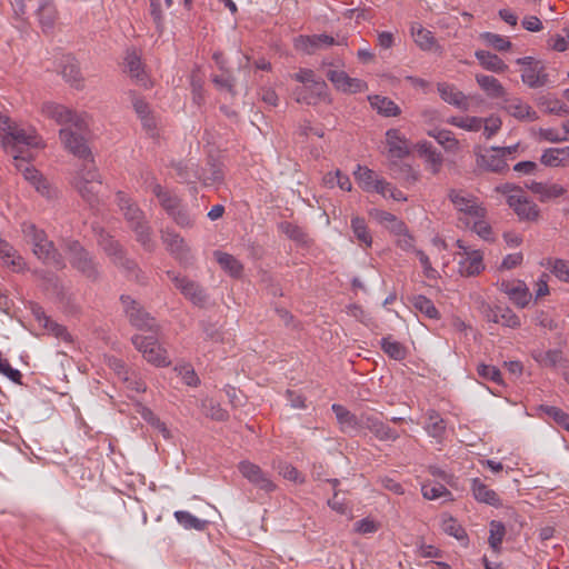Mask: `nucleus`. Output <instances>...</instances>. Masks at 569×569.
I'll return each instance as SVG.
<instances>
[{"label":"nucleus","instance_id":"393cba45","mask_svg":"<svg viewBox=\"0 0 569 569\" xmlns=\"http://www.w3.org/2000/svg\"><path fill=\"white\" fill-rule=\"evenodd\" d=\"M82 167L76 171L71 182H78L82 180L83 183H91L92 186H102L100 174L97 171L94 162L91 157V152L84 158Z\"/></svg>","mask_w":569,"mask_h":569},{"label":"nucleus","instance_id":"a18cd8bd","mask_svg":"<svg viewBox=\"0 0 569 569\" xmlns=\"http://www.w3.org/2000/svg\"><path fill=\"white\" fill-rule=\"evenodd\" d=\"M411 305L413 308L423 313L429 319H439L440 313L433 302L426 296L418 295L411 298Z\"/></svg>","mask_w":569,"mask_h":569},{"label":"nucleus","instance_id":"7ed1b4c3","mask_svg":"<svg viewBox=\"0 0 569 569\" xmlns=\"http://www.w3.org/2000/svg\"><path fill=\"white\" fill-rule=\"evenodd\" d=\"M21 231L27 243L32 246L34 256L43 263L63 269L66 267L62 254L56 248L53 241L49 240L44 230L39 229L32 222H23Z\"/></svg>","mask_w":569,"mask_h":569},{"label":"nucleus","instance_id":"1a4fd4ad","mask_svg":"<svg viewBox=\"0 0 569 569\" xmlns=\"http://www.w3.org/2000/svg\"><path fill=\"white\" fill-rule=\"evenodd\" d=\"M162 243L169 253L184 268L193 263V256L184 239L172 229L166 228L160 231Z\"/></svg>","mask_w":569,"mask_h":569},{"label":"nucleus","instance_id":"423d86ee","mask_svg":"<svg viewBox=\"0 0 569 569\" xmlns=\"http://www.w3.org/2000/svg\"><path fill=\"white\" fill-rule=\"evenodd\" d=\"M98 243L116 266L123 268L129 274H133L140 281V269L137 263L126 257L122 246L112 236L101 230L98 234Z\"/></svg>","mask_w":569,"mask_h":569},{"label":"nucleus","instance_id":"c756f323","mask_svg":"<svg viewBox=\"0 0 569 569\" xmlns=\"http://www.w3.org/2000/svg\"><path fill=\"white\" fill-rule=\"evenodd\" d=\"M223 180L224 171L222 164L214 160H209L207 166L200 170L199 181L206 187L221 184Z\"/></svg>","mask_w":569,"mask_h":569},{"label":"nucleus","instance_id":"774afa93","mask_svg":"<svg viewBox=\"0 0 569 569\" xmlns=\"http://www.w3.org/2000/svg\"><path fill=\"white\" fill-rule=\"evenodd\" d=\"M477 372H478L479 377L482 378L483 380H490V381H493L496 383H501L502 382L501 372L495 366L486 365V363H479L477 366Z\"/></svg>","mask_w":569,"mask_h":569},{"label":"nucleus","instance_id":"5701e85b","mask_svg":"<svg viewBox=\"0 0 569 569\" xmlns=\"http://www.w3.org/2000/svg\"><path fill=\"white\" fill-rule=\"evenodd\" d=\"M477 164L486 171L502 173L508 170L507 160L498 151L488 150L483 154H477Z\"/></svg>","mask_w":569,"mask_h":569},{"label":"nucleus","instance_id":"aec40b11","mask_svg":"<svg viewBox=\"0 0 569 569\" xmlns=\"http://www.w3.org/2000/svg\"><path fill=\"white\" fill-rule=\"evenodd\" d=\"M503 109L511 117L520 121H536L538 120L537 112L526 102L519 98L506 99Z\"/></svg>","mask_w":569,"mask_h":569},{"label":"nucleus","instance_id":"ddd939ff","mask_svg":"<svg viewBox=\"0 0 569 569\" xmlns=\"http://www.w3.org/2000/svg\"><path fill=\"white\" fill-rule=\"evenodd\" d=\"M326 76L337 90L345 93H358L368 89L363 80L351 78L342 70H328Z\"/></svg>","mask_w":569,"mask_h":569},{"label":"nucleus","instance_id":"4be33fe9","mask_svg":"<svg viewBox=\"0 0 569 569\" xmlns=\"http://www.w3.org/2000/svg\"><path fill=\"white\" fill-rule=\"evenodd\" d=\"M386 143L391 158H405L409 154V146L405 136L398 129H389L386 132Z\"/></svg>","mask_w":569,"mask_h":569},{"label":"nucleus","instance_id":"dca6fc26","mask_svg":"<svg viewBox=\"0 0 569 569\" xmlns=\"http://www.w3.org/2000/svg\"><path fill=\"white\" fill-rule=\"evenodd\" d=\"M361 421L365 423L363 429L370 430L380 441H396L399 438V433L395 429L373 415L363 412Z\"/></svg>","mask_w":569,"mask_h":569},{"label":"nucleus","instance_id":"f704fd0d","mask_svg":"<svg viewBox=\"0 0 569 569\" xmlns=\"http://www.w3.org/2000/svg\"><path fill=\"white\" fill-rule=\"evenodd\" d=\"M476 81L489 98L499 99L506 96V89L501 82L492 76L477 74Z\"/></svg>","mask_w":569,"mask_h":569},{"label":"nucleus","instance_id":"a211bd4d","mask_svg":"<svg viewBox=\"0 0 569 569\" xmlns=\"http://www.w3.org/2000/svg\"><path fill=\"white\" fill-rule=\"evenodd\" d=\"M500 287L501 290L520 308H525L531 299V293L528 287L521 280L502 281Z\"/></svg>","mask_w":569,"mask_h":569},{"label":"nucleus","instance_id":"412c9836","mask_svg":"<svg viewBox=\"0 0 569 569\" xmlns=\"http://www.w3.org/2000/svg\"><path fill=\"white\" fill-rule=\"evenodd\" d=\"M32 315L38 321V323L47 329L51 335L57 338H61L64 341H71V336L67 331L66 327L53 321L50 317H48L40 306L32 307Z\"/></svg>","mask_w":569,"mask_h":569},{"label":"nucleus","instance_id":"603ef678","mask_svg":"<svg viewBox=\"0 0 569 569\" xmlns=\"http://www.w3.org/2000/svg\"><path fill=\"white\" fill-rule=\"evenodd\" d=\"M351 229L353 231L355 237L361 244L366 247H370L372 243V237L368 230L366 220L360 217H353L351 219Z\"/></svg>","mask_w":569,"mask_h":569},{"label":"nucleus","instance_id":"b1692460","mask_svg":"<svg viewBox=\"0 0 569 569\" xmlns=\"http://www.w3.org/2000/svg\"><path fill=\"white\" fill-rule=\"evenodd\" d=\"M332 44H335V39L328 34L300 36L296 42L297 48L303 50L308 54H312L316 50L330 47Z\"/></svg>","mask_w":569,"mask_h":569},{"label":"nucleus","instance_id":"473e14b6","mask_svg":"<svg viewBox=\"0 0 569 569\" xmlns=\"http://www.w3.org/2000/svg\"><path fill=\"white\" fill-rule=\"evenodd\" d=\"M370 216L392 233H403L406 231V223L388 211L372 209Z\"/></svg>","mask_w":569,"mask_h":569},{"label":"nucleus","instance_id":"f03ea898","mask_svg":"<svg viewBox=\"0 0 569 569\" xmlns=\"http://www.w3.org/2000/svg\"><path fill=\"white\" fill-rule=\"evenodd\" d=\"M0 136L2 148L12 154L17 169L29 164L32 159L29 149L38 146V137L34 131H27L0 112Z\"/></svg>","mask_w":569,"mask_h":569},{"label":"nucleus","instance_id":"8fccbe9b","mask_svg":"<svg viewBox=\"0 0 569 569\" xmlns=\"http://www.w3.org/2000/svg\"><path fill=\"white\" fill-rule=\"evenodd\" d=\"M441 528L443 532L455 537L457 540L462 541L465 543L468 542V535L466 530L455 518L445 517L441 522Z\"/></svg>","mask_w":569,"mask_h":569},{"label":"nucleus","instance_id":"9d476101","mask_svg":"<svg viewBox=\"0 0 569 569\" xmlns=\"http://www.w3.org/2000/svg\"><path fill=\"white\" fill-rule=\"evenodd\" d=\"M448 199L459 212L466 216L472 218H486L487 216V209L478 198L471 193L458 189H450L448 191Z\"/></svg>","mask_w":569,"mask_h":569},{"label":"nucleus","instance_id":"ea45409f","mask_svg":"<svg viewBox=\"0 0 569 569\" xmlns=\"http://www.w3.org/2000/svg\"><path fill=\"white\" fill-rule=\"evenodd\" d=\"M132 343L137 351L146 355L160 356L161 347L153 336L136 335L132 338Z\"/></svg>","mask_w":569,"mask_h":569},{"label":"nucleus","instance_id":"37998d69","mask_svg":"<svg viewBox=\"0 0 569 569\" xmlns=\"http://www.w3.org/2000/svg\"><path fill=\"white\" fill-rule=\"evenodd\" d=\"M369 100L371 106L385 117H396L400 113L399 107L387 97L373 96Z\"/></svg>","mask_w":569,"mask_h":569},{"label":"nucleus","instance_id":"69168bd1","mask_svg":"<svg viewBox=\"0 0 569 569\" xmlns=\"http://www.w3.org/2000/svg\"><path fill=\"white\" fill-rule=\"evenodd\" d=\"M539 104L543 107L548 113L560 116L569 112L568 107L556 98L542 97L539 100Z\"/></svg>","mask_w":569,"mask_h":569},{"label":"nucleus","instance_id":"864d4df0","mask_svg":"<svg viewBox=\"0 0 569 569\" xmlns=\"http://www.w3.org/2000/svg\"><path fill=\"white\" fill-rule=\"evenodd\" d=\"M429 136L433 137L448 151H456L458 149V140L450 130L435 129L429 131Z\"/></svg>","mask_w":569,"mask_h":569},{"label":"nucleus","instance_id":"a19ab883","mask_svg":"<svg viewBox=\"0 0 569 569\" xmlns=\"http://www.w3.org/2000/svg\"><path fill=\"white\" fill-rule=\"evenodd\" d=\"M176 173L181 182H194L199 180L200 170L198 164L191 160L187 162H177L173 164Z\"/></svg>","mask_w":569,"mask_h":569},{"label":"nucleus","instance_id":"0e129e2a","mask_svg":"<svg viewBox=\"0 0 569 569\" xmlns=\"http://www.w3.org/2000/svg\"><path fill=\"white\" fill-rule=\"evenodd\" d=\"M212 82L219 90H226L230 94L234 96L236 79L229 71H222L221 74L212 76Z\"/></svg>","mask_w":569,"mask_h":569},{"label":"nucleus","instance_id":"f257e3e1","mask_svg":"<svg viewBox=\"0 0 569 569\" xmlns=\"http://www.w3.org/2000/svg\"><path fill=\"white\" fill-rule=\"evenodd\" d=\"M41 113L54 120L58 124L67 126L59 131L60 139L66 149L78 158H86L90 153L86 138L89 130L86 114H79L62 104L51 101L42 103Z\"/></svg>","mask_w":569,"mask_h":569},{"label":"nucleus","instance_id":"e433bc0d","mask_svg":"<svg viewBox=\"0 0 569 569\" xmlns=\"http://www.w3.org/2000/svg\"><path fill=\"white\" fill-rule=\"evenodd\" d=\"M540 160L548 167H565L569 163V147L549 148L545 150Z\"/></svg>","mask_w":569,"mask_h":569},{"label":"nucleus","instance_id":"2f4dec72","mask_svg":"<svg viewBox=\"0 0 569 569\" xmlns=\"http://www.w3.org/2000/svg\"><path fill=\"white\" fill-rule=\"evenodd\" d=\"M124 61L128 72L136 80L137 84L147 88L149 80L142 68L140 57L134 51H128Z\"/></svg>","mask_w":569,"mask_h":569},{"label":"nucleus","instance_id":"6e6552de","mask_svg":"<svg viewBox=\"0 0 569 569\" xmlns=\"http://www.w3.org/2000/svg\"><path fill=\"white\" fill-rule=\"evenodd\" d=\"M167 276L186 299L199 307L206 305L208 295L199 282L172 270L167 271Z\"/></svg>","mask_w":569,"mask_h":569},{"label":"nucleus","instance_id":"0eeeda50","mask_svg":"<svg viewBox=\"0 0 569 569\" xmlns=\"http://www.w3.org/2000/svg\"><path fill=\"white\" fill-rule=\"evenodd\" d=\"M120 301L124 315L131 326L139 330L156 332L158 323L156 319L144 309V307L130 296L122 295Z\"/></svg>","mask_w":569,"mask_h":569},{"label":"nucleus","instance_id":"c9c22d12","mask_svg":"<svg viewBox=\"0 0 569 569\" xmlns=\"http://www.w3.org/2000/svg\"><path fill=\"white\" fill-rule=\"evenodd\" d=\"M0 258L3 263L12 267L14 271H21L24 269L26 262L21 256H19L16 249L4 239L0 238Z\"/></svg>","mask_w":569,"mask_h":569},{"label":"nucleus","instance_id":"a878e982","mask_svg":"<svg viewBox=\"0 0 569 569\" xmlns=\"http://www.w3.org/2000/svg\"><path fill=\"white\" fill-rule=\"evenodd\" d=\"M471 490L477 501L492 507L501 506V500L498 493L485 485L480 479L475 478L471 480Z\"/></svg>","mask_w":569,"mask_h":569},{"label":"nucleus","instance_id":"4d7b16f0","mask_svg":"<svg viewBox=\"0 0 569 569\" xmlns=\"http://www.w3.org/2000/svg\"><path fill=\"white\" fill-rule=\"evenodd\" d=\"M373 191L381 194L382 197L392 198L396 201H406L407 197L396 187H393L390 182L385 179H379L377 184L373 188Z\"/></svg>","mask_w":569,"mask_h":569},{"label":"nucleus","instance_id":"4c0bfd02","mask_svg":"<svg viewBox=\"0 0 569 569\" xmlns=\"http://www.w3.org/2000/svg\"><path fill=\"white\" fill-rule=\"evenodd\" d=\"M477 60L486 70L502 73L508 69V66L497 54L486 50H478L475 53Z\"/></svg>","mask_w":569,"mask_h":569},{"label":"nucleus","instance_id":"de8ad7c7","mask_svg":"<svg viewBox=\"0 0 569 569\" xmlns=\"http://www.w3.org/2000/svg\"><path fill=\"white\" fill-rule=\"evenodd\" d=\"M71 183L80 193L82 199L87 201L90 206H94L99 202V193L102 186H92L91 183H83L82 180Z\"/></svg>","mask_w":569,"mask_h":569},{"label":"nucleus","instance_id":"6e6d98bb","mask_svg":"<svg viewBox=\"0 0 569 569\" xmlns=\"http://www.w3.org/2000/svg\"><path fill=\"white\" fill-rule=\"evenodd\" d=\"M174 518L186 529L203 530L207 526L206 520H201L188 511H176Z\"/></svg>","mask_w":569,"mask_h":569},{"label":"nucleus","instance_id":"13d9d810","mask_svg":"<svg viewBox=\"0 0 569 569\" xmlns=\"http://www.w3.org/2000/svg\"><path fill=\"white\" fill-rule=\"evenodd\" d=\"M539 410L551 418L557 425L569 431V415L558 407L541 405Z\"/></svg>","mask_w":569,"mask_h":569},{"label":"nucleus","instance_id":"49530a36","mask_svg":"<svg viewBox=\"0 0 569 569\" xmlns=\"http://www.w3.org/2000/svg\"><path fill=\"white\" fill-rule=\"evenodd\" d=\"M411 34L415 42L422 50H430L435 44V37L431 31L425 29L421 24L416 23L411 27Z\"/></svg>","mask_w":569,"mask_h":569},{"label":"nucleus","instance_id":"79ce46f5","mask_svg":"<svg viewBox=\"0 0 569 569\" xmlns=\"http://www.w3.org/2000/svg\"><path fill=\"white\" fill-rule=\"evenodd\" d=\"M355 178L360 188L367 192L373 191L375 186L380 179L373 170L362 166H358L357 170L355 171Z\"/></svg>","mask_w":569,"mask_h":569},{"label":"nucleus","instance_id":"338daca9","mask_svg":"<svg viewBox=\"0 0 569 569\" xmlns=\"http://www.w3.org/2000/svg\"><path fill=\"white\" fill-rule=\"evenodd\" d=\"M453 126L467 131H479L482 128L483 119L478 117L452 118L450 121Z\"/></svg>","mask_w":569,"mask_h":569},{"label":"nucleus","instance_id":"20e7f679","mask_svg":"<svg viewBox=\"0 0 569 569\" xmlns=\"http://www.w3.org/2000/svg\"><path fill=\"white\" fill-rule=\"evenodd\" d=\"M118 206L124 214L136 240L149 252L154 251L157 243L152 238V229L146 220L143 211L123 192L117 193Z\"/></svg>","mask_w":569,"mask_h":569},{"label":"nucleus","instance_id":"c03bdc74","mask_svg":"<svg viewBox=\"0 0 569 569\" xmlns=\"http://www.w3.org/2000/svg\"><path fill=\"white\" fill-rule=\"evenodd\" d=\"M419 152L425 156L427 162L431 164L432 173H438L443 160L441 153L427 141L419 143Z\"/></svg>","mask_w":569,"mask_h":569},{"label":"nucleus","instance_id":"052dcab7","mask_svg":"<svg viewBox=\"0 0 569 569\" xmlns=\"http://www.w3.org/2000/svg\"><path fill=\"white\" fill-rule=\"evenodd\" d=\"M273 468L282 476L284 479L296 482L303 483L305 477L298 471L296 467L288 462H279L278 465L273 463Z\"/></svg>","mask_w":569,"mask_h":569},{"label":"nucleus","instance_id":"680f3d73","mask_svg":"<svg viewBox=\"0 0 569 569\" xmlns=\"http://www.w3.org/2000/svg\"><path fill=\"white\" fill-rule=\"evenodd\" d=\"M480 37L488 46L498 51H508L512 46L507 37L497 33L483 32Z\"/></svg>","mask_w":569,"mask_h":569},{"label":"nucleus","instance_id":"3c124183","mask_svg":"<svg viewBox=\"0 0 569 569\" xmlns=\"http://www.w3.org/2000/svg\"><path fill=\"white\" fill-rule=\"evenodd\" d=\"M426 430L431 437L437 439L441 438L445 435L446 423L437 411L431 410L428 412Z\"/></svg>","mask_w":569,"mask_h":569},{"label":"nucleus","instance_id":"c85d7f7f","mask_svg":"<svg viewBox=\"0 0 569 569\" xmlns=\"http://www.w3.org/2000/svg\"><path fill=\"white\" fill-rule=\"evenodd\" d=\"M213 257L221 267L232 278H240L243 273V264L232 254L216 250Z\"/></svg>","mask_w":569,"mask_h":569},{"label":"nucleus","instance_id":"7c9ffc66","mask_svg":"<svg viewBox=\"0 0 569 569\" xmlns=\"http://www.w3.org/2000/svg\"><path fill=\"white\" fill-rule=\"evenodd\" d=\"M23 176L27 180H29L37 191L43 197L51 199L56 196V190L51 188L50 183L39 174V172L29 167V164L24 166L22 169Z\"/></svg>","mask_w":569,"mask_h":569},{"label":"nucleus","instance_id":"f8f14e48","mask_svg":"<svg viewBox=\"0 0 569 569\" xmlns=\"http://www.w3.org/2000/svg\"><path fill=\"white\" fill-rule=\"evenodd\" d=\"M238 470L243 478L259 490L269 493L277 489V485L272 481L270 476L253 462L248 460L241 461L238 466Z\"/></svg>","mask_w":569,"mask_h":569},{"label":"nucleus","instance_id":"72a5a7b5","mask_svg":"<svg viewBox=\"0 0 569 569\" xmlns=\"http://www.w3.org/2000/svg\"><path fill=\"white\" fill-rule=\"evenodd\" d=\"M57 14L58 12L52 0H40L37 16L44 32L53 28Z\"/></svg>","mask_w":569,"mask_h":569},{"label":"nucleus","instance_id":"cd10ccee","mask_svg":"<svg viewBox=\"0 0 569 569\" xmlns=\"http://www.w3.org/2000/svg\"><path fill=\"white\" fill-rule=\"evenodd\" d=\"M61 74L72 87L80 89L83 86V78L74 58L67 56L61 61Z\"/></svg>","mask_w":569,"mask_h":569},{"label":"nucleus","instance_id":"5fc2aeb1","mask_svg":"<svg viewBox=\"0 0 569 569\" xmlns=\"http://www.w3.org/2000/svg\"><path fill=\"white\" fill-rule=\"evenodd\" d=\"M109 359V366L117 372L120 379H122L124 382L129 383V387L137 391H144L143 383L139 381H131L128 377V371L124 369V365L122 361V358H108Z\"/></svg>","mask_w":569,"mask_h":569},{"label":"nucleus","instance_id":"bf43d9fd","mask_svg":"<svg viewBox=\"0 0 569 569\" xmlns=\"http://www.w3.org/2000/svg\"><path fill=\"white\" fill-rule=\"evenodd\" d=\"M489 532L488 542L493 550L498 551L506 535V527L501 521L492 520L489 523Z\"/></svg>","mask_w":569,"mask_h":569},{"label":"nucleus","instance_id":"e2e57ef3","mask_svg":"<svg viewBox=\"0 0 569 569\" xmlns=\"http://www.w3.org/2000/svg\"><path fill=\"white\" fill-rule=\"evenodd\" d=\"M421 491L422 496L428 500L451 497V492L441 483L422 485Z\"/></svg>","mask_w":569,"mask_h":569},{"label":"nucleus","instance_id":"58836bf2","mask_svg":"<svg viewBox=\"0 0 569 569\" xmlns=\"http://www.w3.org/2000/svg\"><path fill=\"white\" fill-rule=\"evenodd\" d=\"M152 191L159 199L161 207L167 211L169 216L172 214L181 206L180 199L172 192L164 190L160 184H156Z\"/></svg>","mask_w":569,"mask_h":569},{"label":"nucleus","instance_id":"39448f33","mask_svg":"<svg viewBox=\"0 0 569 569\" xmlns=\"http://www.w3.org/2000/svg\"><path fill=\"white\" fill-rule=\"evenodd\" d=\"M63 250L70 266L90 281L100 278L99 263L94 256L89 252L78 240L67 239L63 241Z\"/></svg>","mask_w":569,"mask_h":569},{"label":"nucleus","instance_id":"2eb2a0df","mask_svg":"<svg viewBox=\"0 0 569 569\" xmlns=\"http://www.w3.org/2000/svg\"><path fill=\"white\" fill-rule=\"evenodd\" d=\"M457 246L465 251V257L459 261L460 273L467 277L479 274L485 269L482 253L479 250L468 252L461 240L457 241Z\"/></svg>","mask_w":569,"mask_h":569},{"label":"nucleus","instance_id":"9b49d317","mask_svg":"<svg viewBox=\"0 0 569 569\" xmlns=\"http://www.w3.org/2000/svg\"><path fill=\"white\" fill-rule=\"evenodd\" d=\"M295 100L298 103H306L308 106H316L321 101L331 103V98L328 93V84L323 79L307 86H299L293 90Z\"/></svg>","mask_w":569,"mask_h":569},{"label":"nucleus","instance_id":"09e8293b","mask_svg":"<svg viewBox=\"0 0 569 569\" xmlns=\"http://www.w3.org/2000/svg\"><path fill=\"white\" fill-rule=\"evenodd\" d=\"M202 410L204 415L212 420L217 421H226L229 418V413L226 409H223L219 402L213 399L206 398L201 403Z\"/></svg>","mask_w":569,"mask_h":569},{"label":"nucleus","instance_id":"f3484780","mask_svg":"<svg viewBox=\"0 0 569 569\" xmlns=\"http://www.w3.org/2000/svg\"><path fill=\"white\" fill-rule=\"evenodd\" d=\"M332 411L336 415V418L340 425V428L343 432H359L363 429L365 423L362 420V413L360 416H356L350 412L346 407L335 403L332 405Z\"/></svg>","mask_w":569,"mask_h":569},{"label":"nucleus","instance_id":"4468645a","mask_svg":"<svg viewBox=\"0 0 569 569\" xmlns=\"http://www.w3.org/2000/svg\"><path fill=\"white\" fill-rule=\"evenodd\" d=\"M507 203L521 221H537L539 219L540 210L538 206L529 200L525 193L510 196Z\"/></svg>","mask_w":569,"mask_h":569},{"label":"nucleus","instance_id":"bb28decb","mask_svg":"<svg viewBox=\"0 0 569 569\" xmlns=\"http://www.w3.org/2000/svg\"><path fill=\"white\" fill-rule=\"evenodd\" d=\"M521 79L530 88H540L548 82V74L545 72V67L540 62H536L535 66L522 69Z\"/></svg>","mask_w":569,"mask_h":569},{"label":"nucleus","instance_id":"6ab92c4d","mask_svg":"<svg viewBox=\"0 0 569 569\" xmlns=\"http://www.w3.org/2000/svg\"><path fill=\"white\" fill-rule=\"evenodd\" d=\"M438 92L443 101L452 104L463 111L469 110L470 98L462 91L458 90L455 86L449 83H438Z\"/></svg>","mask_w":569,"mask_h":569}]
</instances>
